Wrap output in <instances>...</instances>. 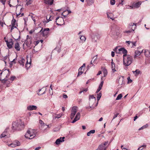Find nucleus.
I'll list each match as a JSON object with an SVG mask.
<instances>
[{
	"instance_id": "obj_1",
	"label": "nucleus",
	"mask_w": 150,
	"mask_h": 150,
	"mask_svg": "<svg viewBox=\"0 0 150 150\" xmlns=\"http://www.w3.org/2000/svg\"><path fill=\"white\" fill-rule=\"evenodd\" d=\"M24 127L23 122L20 120L13 122L12 124V128L14 130H20L23 129Z\"/></svg>"
},
{
	"instance_id": "obj_2",
	"label": "nucleus",
	"mask_w": 150,
	"mask_h": 150,
	"mask_svg": "<svg viewBox=\"0 0 150 150\" xmlns=\"http://www.w3.org/2000/svg\"><path fill=\"white\" fill-rule=\"evenodd\" d=\"M123 64L125 66L129 65L132 62V57L129 55H123Z\"/></svg>"
},
{
	"instance_id": "obj_3",
	"label": "nucleus",
	"mask_w": 150,
	"mask_h": 150,
	"mask_svg": "<svg viewBox=\"0 0 150 150\" xmlns=\"http://www.w3.org/2000/svg\"><path fill=\"white\" fill-rule=\"evenodd\" d=\"M10 73L8 70L6 69L0 73V80L6 81L9 76Z\"/></svg>"
},
{
	"instance_id": "obj_4",
	"label": "nucleus",
	"mask_w": 150,
	"mask_h": 150,
	"mask_svg": "<svg viewBox=\"0 0 150 150\" xmlns=\"http://www.w3.org/2000/svg\"><path fill=\"white\" fill-rule=\"evenodd\" d=\"M36 133L37 132L35 130L29 129L28 130L25 136L26 138L31 139L35 137Z\"/></svg>"
},
{
	"instance_id": "obj_5",
	"label": "nucleus",
	"mask_w": 150,
	"mask_h": 150,
	"mask_svg": "<svg viewBox=\"0 0 150 150\" xmlns=\"http://www.w3.org/2000/svg\"><path fill=\"white\" fill-rule=\"evenodd\" d=\"M49 30L50 29L49 28H47L43 29V28H42L39 32L41 33L43 37L46 38L47 37Z\"/></svg>"
},
{
	"instance_id": "obj_6",
	"label": "nucleus",
	"mask_w": 150,
	"mask_h": 150,
	"mask_svg": "<svg viewBox=\"0 0 150 150\" xmlns=\"http://www.w3.org/2000/svg\"><path fill=\"white\" fill-rule=\"evenodd\" d=\"M77 110L78 108L77 107L75 106H73L72 107L71 110V113L70 115V118L71 119H72L74 118L77 111Z\"/></svg>"
},
{
	"instance_id": "obj_7",
	"label": "nucleus",
	"mask_w": 150,
	"mask_h": 150,
	"mask_svg": "<svg viewBox=\"0 0 150 150\" xmlns=\"http://www.w3.org/2000/svg\"><path fill=\"white\" fill-rule=\"evenodd\" d=\"M118 47H116L114 50V51H117V50L118 49V50L119 51V52L118 53H123L124 54L123 55H127V51L126 49L123 48H121L119 49H118Z\"/></svg>"
},
{
	"instance_id": "obj_8",
	"label": "nucleus",
	"mask_w": 150,
	"mask_h": 150,
	"mask_svg": "<svg viewBox=\"0 0 150 150\" xmlns=\"http://www.w3.org/2000/svg\"><path fill=\"white\" fill-rule=\"evenodd\" d=\"M7 145L9 147L14 148L19 146L20 143L18 141L16 140L11 144H8Z\"/></svg>"
},
{
	"instance_id": "obj_9",
	"label": "nucleus",
	"mask_w": 150,
	"mask_h": 150,
	"mask_svg": "<svg viewBox=\"0 0 150 150\" xmlns=\"http://www.w3.org/2000/svg\"><path fill=\"white\" fill-rule=\"evenodd\" d=\"M56 22L58 25H62L64 24L63 18L62 17H57L56 19Z\"/></svg>"
},
{
	"instance_id": "obj_10",
	"label": "nucleus",
	"mask_w": 150,
	"mask_h": 150,
	"mask_svg": "<svg viewBox=\"0 0 150 150\" xmlns=\"http://www.w3.org/2000/svg\"><path fill=\"white\" fill-rule=\"evenodd\" d=\"M108 142H105L104 143L100 145L96 150H105L106 149V145L108 144Z\"/></svg>"
},
{
	"instance_id": "obj_11",
	"label": "nucleus",
	"mask_w": 150,
	"mask_h": 150,
	"mask_svg": "<svg viewBox=\"0 0 150 150\" xmlns=\"http://www.w3.org/2000/svg\"><path fill=\"white\" fill-rule=\"evenodd\" d=\"M39 123L40 125V127L42 129H44L48 127L49 125L45 124L42 120H40Z\"/></svg>"
},
{
	"instance_id": "obj_12",
	"label": "nucleus",
	"mask_w": 150,
	"mask_h": 150,
	"mask_svg": "<svg viewBox=\"0 0 150 150\" xmlns=\"http://www.w3.org/2000/svg\"><path fill=\"white\" fill-rule=\"evenodd\" d=\"M107 17L108 18H110L112 20L115 18L114 17V15L111 11L108 12L106 13Z\"/></svg>"
},
{
	"instance_id": "obj_13",
	"label": "nucleus",
	"mask_w": 150,
	"mask_h": 150,
	"mask_svg": "<svg viewBox=\"0 0 150 150\" xmlns=\"http://www.w3.org/2000/svg\"><path fill=\"white\" fill-rule=\"evenodd\" d=\"M5 42H6L7 46L10 49L12 48L13 42L12 39L10 40L9 41L6 40Z\"/></svg>"
},
{
	"instance_id": "obj_14",
	"label": "nucleus",
	"mask_w": 150,
	"mask_h": 150,
	"mask_svg": "<svg viewBox=\"0 0 150 150\" xmlns=\"http://www.w3.org/2000/svg\"><path fill=\"white\" fill-rule=\"evenodd\" d=\"M64 137H61L59 139H57L55 142V143L56 144H59L60 143L64 141Z\"/></svg>"
},
{
	"instance_id": "obj_15",
	"label": "nucleus",
	"mask_w": 150,
	"mask_h": 150,
	"mask_svg": "<svg viewBox=\"0 0 150 150\" xmlns=\"http://www.w3.org/2000/svg\"><path fill=\"white\" fill-rule=\"evenodd\" d=\"M80 117V113L79 112H78L74 119V120L72 121L71 122L72 123H74L76 121L78 120H79V119Z\"/></svg>"
},
{
	"instance_id": "obj_16",
	"label": "nucleus",
	"mask_w": 150,
	"mask_h": 150,
	"mask_svg": "<svg viewBox=\"0 0 150 150\" xmlns=\"http://www.w3.org/2000/svg\"><path fill=\"white\" fill-rule=\"evenodd\" d=\"M37 108V107L35 105H29L27 107V109L28 110H36Z\"/></svg>"
},
{
	"instance_id": "obj_17",
	"label": "nucleus",
	"mask_w": 150,
	"mask_h": 150,
	"mask_svg": "<svg viewBox=\"0 0 150 150\" xmlns=\"http://www.w3.org/2000/svg\"><path fill=\"white\" fill-rule=\"evenodd\" d=\"M103 83H104V82H103V81H101L100 83V84L99 86V87H98V89H97V90L96 92V93H98L101 89L102 88L103 85Z\"/></svg>"
},
{
	"instance_id": "obj_18",
	"label": "nucleus",
	"mask_w": 150,
	"mask_h": 150,
	"mask_svg": "<svg viewBox=\"0 0 150 150\" xmlns=\"http://www.w3.org/2000/svg\"><path fill=\"white\" fill-rule=\"evenodd\" d=\"M53 1L54 0H44V2L45 3L50 5H51L53 4Z\"/></svg>"
},
{
	"instance_id": "obj_19",
	"label": "nucleus",
	"mask_w": 150,
	"mask_h": 150,
	"mask_svg": "<svg viewBox=\"0 0 150 150\" xmlns=\"http://www.w3.org/2000/svg\"><path fill=\"white\" fill-rule=\"evenodd\" d=\"M143 52V50L142 51L140 52L138 50H136L135 52V54L134 56V57L135 58L136 57H137L139 55L142 53Z\"/></svg>"
},
{
	"instance_id": "obj_20",
	"label": "nucleus",
	"mask_w": 150,
	"mask_h": 150,
	"mask_svg": "<svg viewBox=\"0 0 150 150\" xmlns=\"http://www.w3.org/2000/svg\"><path fill=\"white\" fill-rule=\"evenodd\" d=\"M15 48L17 51H20V47L18 42H16L15 44Z\"/></svg>"
},
{
	"instance_id": "obj_21",
	"label": "nucleus",
	"mask_w": 150,
	"mask_h": 150,
	"mask_svg": "<svg viewBox=\"0 0 150 150\" xmlns=\"http://www.w3.org/2000/svg\"><path fill=\"white\" fill-rule=\"evenodd\" d=\"M132 72L135 76H137L141 72L138 69H136L135 71H133Z\"/></svg>"
},
{
	"instance_id": "obj_22",
	"label": "nucleus",
	"mask_w": 150,
	"mask_h": 150,
	"mask_svg": "<svg viewBox=\"0 0 150 150\" xmlns=\"http://www.w3.org/2000/svg\"><path fill=\"white\" fill-rule=\"evenodd\" d=\"M141 5V3L140 2H137L135 3L134 5V8H138L140 7Z\"/></svg>"
},
{
	"instance_id": "obj_23",
	"label": "nucleus",
	"mask_w": 150,
	"mask_h": 150,
	"mask_svg": "<svg viewBox=\"0 0 150 150\" xmlns=\"http://www.w3.org/2000/svg\"><path fill=\"white\" fill-rule=\"evenodd\" d=\"M102 71L103 74V76L105 77L107 75L108 72L106 69L103 68L102 69Z\"/></svg>"
},
{
	"instance_id": "obj_24",
	"label": "nucleus",
	"mask_w": 150,
	"mask_h": 150,
	"mask_svg": "<svg viewBox=\"0 0 150 150\" xmlns=\"http://www.w3.org/2000/svg\"><path fill=\"white\" fill-rule=\"evenodd\" d=\"M145 55L147 57H150V51L148 50H145L144 52Z\"/></svg>"
},
{
	"instance_id": "obj_25",
	"label": "nucleus",
	"mask_w": 150,
	"mask_h": 150,
	"mask_svg": "<svg viewBox=\"0 0 150 150\" xmlns=\"http://www.w3.org/2000/svg\"><path fill=\"white\" fill-rule=\"evenodd\" d=\"M25 59L23 58H21V60L19 61V63L20 65L23 66L25 62Z\"/></svg>"
},
{
	"instance_id": "obj_26",
	"label": "nucleus",
	"mask_w": 150,
	"mask_h": 150,
	"mask_svg": "<svg viewBox=\"0 0 150 150\" xmlns=\"http://www.w3.org/2000/svg\"><path fill=\"white\" fill-rule=\"evenodd\" d=\"M100 38V35L98 33H96L94 35V40L96 41L98 40H99Z\"/></svg>"
},
{
	"instance_id": "obj_27",
	"label": "nucleus",
	"mask_w": 150,
	"mask_h": 150,
	"mask_svg": "<svg viewBox=\"0 0 150 150\" xmlns=\"http://www.w3.org/2000/svg\"><path fill=\"white\" fill-rule=\"evenodd\" d=\"M31 61L30 60L29 62L28 63V61L27 60L26 63L25 64V67L27 68V69H28V68L30 67L31 65Z\"/></svg>"
},
{
	"instance_id": "obj_28",
	"label": "nucleus",
	"mask_w": 150,
	"mask_h": 150,
	"mask_svg": "<svg viewBox=\"0 0 150 150\" xmlns=\"http://www.w3.org/2000/svg\"><path fill=\"white\" fill-rule=\"evenodd\" d=\"M6 129L5 130L1 135L0 136V138H2L5 137L6 135Z\"/></svg>"
},
{
	"instance_id": "obj_29",
	"label": "nucleus",
	"mask_w": 150,
	"mask_h": 150,
	"mask_svg": "<svg viewBox=\"0 0 150 150\" xmlns=\"http://www.w3.org/2000/svg\"><path fill=\"white\" fill-rule=\"evenodd\" d=\"M55 115L56 116L54 117L55 119L60 118L63 115L62 113H60L58 114H56Z\"/></svg>"
},
{
	"instance_id": "obj_30",
	"label": "nucleus",
	"mask_w": 150,
	"mask_h": 150,
	"mask_svg": "<svg viewBox=\"0 0 150 150\" xmlns=\"http://www.w3.org/2000/svg\"><path fill=\"white\" fill-rule=\"evenodd\" d=\"M111 64H112V70L113 72H114L116 71V70L115 69V64H114V63L113 62V60H112V61L111 62Z\"/></svg>"
},
{
	"instance_id": "obj_31",
	"label": "nucleus",
	"mask_w": 150,
	"mask_h": 150,
	"mask_svg": "<svg viewBox=\"0 0 150 150\" xmlns=\"http://www.w3.org/2000/svg\"><path fill=\"white\" fill-rule=\"evenodd\" d=\"M102 96V94L101 92H100L97 94V98L98 101L100 99Z\"/></svg>"
},
{
	"instance_id": "obj_32",
	"label": "nucleus",
	"mask_w": 150,
	"mask_h": 150,
	"mask_svg": "<svg viewBox=\"0 0 150 150\" xmlns=\"http://www.w3.org/2000/svg\"><path fill=\"white\" fill-rule=\"evenodd\" d=\"M82 69H81V68H79L77 76H79L81 75V74L83 73V71H82Z\"/></svg>"
},
{
	"instance_id": "obj_33",
	"label": "nucleus",
	"mask_w": 150,
	"mask_h": 150,
	"mask_svg": "<svg viewBox=\"0 0 150 150\" xmlns=\"http://www.w3.org/2000/svg\"><path fill=\"white\" fill-rule=\"evenodd\" d=\"M16 21L15 19H13L12 21L11 25H10L13 26H15V24H16Z\"/></svg>"
},
{
	"instance_id": "obj_34",
	"label": "nucleus",
	"mask_w": 150,
	"mask_h": 150,
	"mask_svg": "<svg viewBox=\"0 0 150 150\" xmlns=\"http://www.w3.org/2000/svg\"><path fill=\"white\" fill-rule=\"evenodd\" d=\"M122 94H119L116 98V100H120L122 97Z\"/></svg>"
},
{
	"instance_id": "obj_35",
	"label": "nucleus",
	"mask_w": 150,
	"mask_h": 150,
	"mask_svg": "<svg viewBox=\"0 0 150 150\" xmlns=\"http://www.w3.org/2000/svg\"><path fill=\"white\" fill-rule=\"evenodd\" d=\"M94 133V130H92L90 131L89 132H87V135L88 136H90L91 135V134Z\"/></svg>"
},
{
	"instance_id": "obj_36",
	"label": "nucleus",
	"mask_w": 150,
	"mask_h": 150,
	"mask_svg": "<svg viewBox=\"0 0 150 150\" xmlns=\"http://www.w3.org/2000/svg\"><path fill=\"white\" fill-rule=\"evenodd\" d=\"M80 39L82 42H84L86 40V38L84 36H82L80 37Z\"/></svg>"
},
{
	"instance_id": "obj_37",
	"label": "nucleus",
	"mask_w": 150,
	"mask_h": 150,
	"mask_svg": "<svg viewBox=\"0 0 150 150\" xmlns=\"http://www.w3.org/2000/svg\"><path fill=\"white\" fill-rule=\"evenodd\" d=\"M126 7L127 8L132 9L134 8V6L133 5L132 6L127 5L126 6Z\"/></svg>"
},
{
	"instance_id": "obj_38",
	"label": "nucleus",
	"mask_w": 150,
	"mask_h": 150,
	"mask_svg": "<svg viewBox=\"0 0 150 150\" xmlns=\"http://www.w3.org/2000/svg\"><path fill=\"white\" fill-rule=\"evenodd\" d=\"M148 126L147 124H146V125H144L143 126L141 127V128L139 129V130H140L142 129H143L144 128H146Z\"/></svg>"
},
{
	"instance_id": "obj_39",
	"label": "nucleus",
	"mask_w": 150,
	"mask_h": 150,
	"mask_svg": "<svg viewBox=\"0 0 150 150\" xmlns=\"http://www.w3.org/2000/svg\"><path fill=\"white\" fill-rule=\"evenodd\" d=\"M136 42H131V43L130 44L131 45H130V46H131V47H133L134 46H136Z\"/></svg>"
},
{
	"instance_id": "obj_40",
	"label": "nucleus",
	"mask_w": 150,
	"mask_h": 150,
	"mask_svg": "<svg viewBox=\"0 0 150 150\" xmlns=\"http://www.w3.org/2000/svg\"><path fill=\"white\" fill-rule=\"evenodd\" d=\"M115 0H111L110 1V4L112 5H114L115 4Z\"/></svg>"
},
{
	"instance_id": "obj_41",
	"label": "nucleus",
	"mask_w": 150,
	"mask_h": 150,
	"mask_svg": "<svg viewBox=\"0 0 150 150\" xmlns=\"http://www.w3.org/2000/svg\"><path fill=\"white\" fill-rule=\"evenodd\" d=\"M41 90H42L41 89H40L39 90V91L38 93V94L39 95H42V94H44L45 93V91H44V92H42L40 93V92L41 91Z\"/></svg>"
},
{
	"instance_id": "obj_42",
	"label": "nucleus",
	"mask_w": 150,
	"mask_h": 150,
	"mask_svg": "<svg viewBox=\"0 0 150 150\" xmlns=\"http://www.w3.org/2000/svg\"><path fill=\"white\" fill-rule=\"evenodd\" d=\"M9 26L11 28V32L12 31V30H13V29H14V28H16V26H11V25H9Z\"/></svg>"
},
{
	"instance_id": "obj_43",
	"label": "nucleus",
	"mask_w": 150,
	"mask_h": 150,
	"mask_svg": "<svg viewBox=\"0 0 150 150\" xmlns=\"http://www.w3.org/2000/svg\"><path fill=\"white\" fill-rule=\"evenodd\" d=\"M134 25L135 26V28H136V23H131L129 24V25L130 26H132Z\"/></svg>"
},
{
	"instance_id": "obj_44",
	"label": "nucleus",
	"mask_w": 150,
	"mask_h": 150,
	"mask_svg": "<svg viewBox=\"0 0 150 150\" xmlns=\"http://www.w3.org/2000/svg\"><path fill=\"white\" fill-rule=\"evenodd\" d=\"M127 79L128 83H131L132 82V80L130 79V78L129 77H128Z\"/></svg>"
},
{
	"instance_id": "obj_45",
	"label": "nucleus",
	"mask_w": 150,
	"mask_h": 150,
	"mask_svg": "<svg viewBox=\"0 0 150 150\" xmlns=\"http://www.w3.org/2000/svg\"><path fill=\"white\" fill-rule=\"evenodd\" d=\"M15 76H12L10 78V80L11 81H12L15 79Z\"/></svg>"
},
{
	"instance_id": "obj_46",
	"label": "nucleus",
	"mask_w": 150,
	"mask_h": 150,
	"mask_svg": "<svg viewBox=\"0 0 150 150\" xmlns=\"http://www.w3.org/2000/svg\"><path fill=\"white\" fill-rule=\"evenodd\" d=\"M87 1L89 4H91V3H93V0H87Z\"/></svg>"
},
{
	"instance_id": "obj_47",
	"label": "nucleus",
	"mask_w": 150,
	"mask_h": 150,
	"mask_svg": "<svg viewBox=\"0 0 150 150\" xmlns=\"http://www.w3.org/2000/svg\"><path fill=\"white\" fill-rule=\"evenodd\" d=\"M6 1V0H0V2H1L4 5L5 4Z\"/></svg>"
},
{
	"instance_id": "obj_48",
	"label": "nucleus",
	"mask_w": 150,
	"mask_h": 150,
	"mask_svg": "<svg viewBox=\"0 0 150 150\" xmlns=\"http://www.w3.org/2000/svg\"><path fill=\"white\" fill-rule=\"evenodd\" d=\"M4 24H5V23L1 21H0V25L1 27H3Z\"/></svg>"
},
{
	"instance_id": "obj_49",
	"label": "nucleus",
	"mask_w": 150,
	"mask_h": 150,
	"mask_svg": "<svg viewBox=\"0 0 150 150\" xmlns=\"http://www.w3.org/2000/svg\"><path fill=\"white\" fill-rule=\"evenodd\" d=\"M144 146L146 147V145H144V146L142 145V146H141L137 150H142L143 149V148H142V147Z\"/></svg>"
},
{
	"instance_id": "obj_50",
	"label": "nucleus",
	"mask_w": 150,
	"mask_h": 150,
	"mask_svg": "<svg viewBox=\"0 0 150 150\" xmlns=\"http://www.w3.org/2000/svg\"><path fill=\"white\" fill-rule=\"evenodd\" d=\"M94 98V96L93 95H90L89 97V99L90 100L91 99H93Z\"/></svg>"
},
{
	"instance_id": "obj_51",
	"label": "nucleus",
	"mask_w": 150,
	"mask_h": 150,
	"mask_svg": "<svg viewBox=\"0 0 150 150\" xmlns=\"http://www.w3.org/2000/svg\"><path fill=\"white\" fill-rule=\"evenodd\" d=\"M34 31L35 30L33 29L29 31V33L30 34H31L34 32Z\"/></svg>"
},
{
	"instance_id": "obj_52",
	"label": "nucleus",
	"mask_w": 150,
	"mask_h": 150,
	"mask_svg": "<svg viewBox=\"0 0 150 150\" xmlns=\"http://www.w3.org/2000/svg\"><path fill=\"white\" fill-rule=\"evenodd\" d=\"M63 97L64 98H66L68 97L67 95L64 94L63 95Z\"/></svg>"
},
{
	"instance_id": "obj_53",
	"label": "nucleus",
	"mask_w": 150,
	"mask_h": 150,
	"mask_svg": "<svg viewBox=\"0 0 150 150\" xmlns=\"http://www.w3.org/2000/svg\"><path fill=\"white\" fill-rule=\"evenodd\" d=\"M118 114V113H117L113 117V119H115V118H116L117 117Z\"/></svg>"
},
{
	"instance_id": "obj_54",
	"label": "nucleus",
	"mask_w": 150,
	"mask_h": 150,
	"mask_svg": "<svg viewBox=\"0 0 150 150\" xmlns=\"http://www.w3.org/2000/svg\"><path fill=\"white\" fill-rule=\"evenodd\" d=\"M111 56L112 57H114L115 56V52L113 51L111 52Z\"/></svg>"
},
{
	"instance_id": "obj_55",
	"label": "nucleus",
	"mask_w": 150,
	"mask_h": 150,
	"mask_svg": "<svg viewBox=\"0 0 150 150\" xmlns=\"http://www.w3.org/2000/svg\"><path fill=\"white\" fill-rule=\"evenodd\" d=\"M88 89L87 88L83 90L80 92V93H81L82 92L85 91L86 92L87 91Z\"/></svg>"
},
{
	"instance_id": "obj_56",
	"label": "nucleus",
	"mask_w": 150,
	"mask_h": 150,
	"mask_svg": "<svg viewBox=\"0 0 150 150\" xmlns=\"http://www.w3.org/2000/svg\"><path fill=\"white\" fill-rule=\"evenodd\" d=\"M102 73V72L101 71H99L98 73L97 74V76H98L101 74Z\"/></svg>"
},
{
	"instance_id": "obj_57",
	"label": "nucleus",
	"mask_w": 150,
	"mask_h": 150,
	"mask_svg": "<svg viewBox=\"0 0 150 150\" xmlns=\"http://www.w3.org/2000/svg\"><path fill=\"white\" fill-rule=\"evenodd\" d=\"M40 41L39 40H37L35 42V45H36L39 43Z\"/></svg>"
},
{
	"instance_id": "obj_58",
	"label": "nucleus",
	"mask_w": 150,
	"mask_h": 150,
	"mask_svg": "<svg viewBox=\"0 0 150 150\" xmlns=\"http://www.w3.org/2000/svg\"><path fill=\"white\" fill-rule=\"evenodd\" d=\"M40 148H41V147L40 146H39V147H36L35 148V150H38L40 149Z\"/></svg>"
},
{
	"instance_id": "obj_59",
	"label": "nucleus",
	"mask_w": 150,
	"mask_h": 150,
	"mask_svg": "<svg viewBox=\"0 0 150 150\" xmlns=\"http://www.w3.org/2000/svg\"><path fill=\"white\" fill-rule=\"evenodd\" d=\"M138 118V117L137 116H135L134 117V121H135V120L137 118Z\"/></svg>"
},
{
	"instance_id": "obj_60",
	"label": "nucleus",
	"mask_w": 150,
	"mask_h": 150,
	"mask_svg": "<svg viewBox=\"0 0 150 150\" xmlns=\"http://www.w3.org/2000/svg\"><path fill=\"white\" fill-rule=\"evenodd\" d=\"M85 66V64H83L82 66H81L80 68H81L82 69L83 67H84Z\"/></svg>"
},
{
	"instance_id": "obj_61",
	"label": "nucleus",
	"mask_w": 150,
	"mask_h": 150,
	"mask_svg": "<svg viewBox=\"0 0 150 150\" xmlns=\"http://www.w3.org/2000/svg\"><path fill=\"white\" fill-rule=\"evenodd\" d=\"M130 32V31H129V30L125 31H124V33H129Z\"/></svg>"
},
{
	"instance_id": "obj_62",
	"label": "nucleus",
	"mask_w": 150,
	"mask_h": 150,
	"mask_svg": "<svg viewBox=\"0 0 150 150\" xmlns=\"http://www.w3.org/2000/svg\"><path fill=\"white\" fill-rule=\"evenodd\" d=\"M126 43H127L129 45H130L131 43V42H130L129 41H126Z\"/></svg>"
},
{
	"instance_id": "obj_63",
	"label": "nucleus",
	"mask_w": 150,
	"mask_h": 150,
	"mask_svg": "<svg viewBox=\"0 0 150 150\" xmlns=\"http://www.w3.org/2000/svg\"><path fill=\"white\" fill-rule=\"evenodd\" d=\"M50 18H49L48 19H47V20L48 21L47 22H49L50 21H51L52 20L51 19H50Z\"/></svg>"
},
{
	"instance_id": "obj_64",
	"label": "nucleus",
	"mask_w": 150,
	"mask_h": 150,
	"mask_svg": "<svg viewBox=\"0 0 150 150\" xmlns=\"http://www.w3.org/2000/svg\"><path fill=\"white\" fill-rule=\"evenodd\" d=\"M82 127L83 129H86V127L85 126H82Z\"/></svg>"
}]
</instances>
